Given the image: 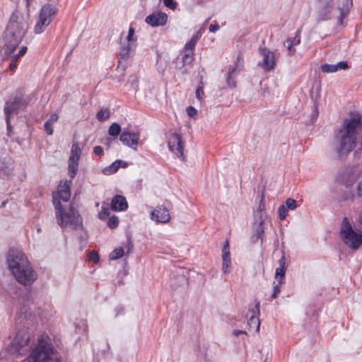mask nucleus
<instances>
[{"mask_svg": "<svg viewBox=\"0 0 362 362\" xmlns=\"http://www.w3.org/2000/svg\"><path fill=\"white\" fill-rule=\"evenodd\" d=\"M332 149L339 159L345 158L354 148V156L362 158V116L351 113L334 134Z\"/></svg>", "mask_w": 362, "mask_h": 362, "instance_id": "nucleus-1", "label": "nucleus"}, {"mask_svg": "<svg viewBox=\"0 0 362 362\" xmlns=\"http://www.w3.org/2000/svg\"><path fill=\"white\" fill-rule=\"evenodd\" d=\"M28 24L21 16H12L5 33L4 45L0 49L2 56L7 58L13 53L21 43Z\"/></svg>", "mask_w": 362, "mask_h": 362, "instance_id": "nucleus-2", "label": "nucleus"}, {"mask_svg": "<svg viewBox=\"0 0 362 362\" xmlns=\"http://www.w3.org/2000/svg\"><path fill=\"white\" fill-rule=\"evenodd\" d=\"M28 362H60V356L54 347L50 337L45 334L40 335L32 349Z\"/></svg>", "mask_w": 362, "mask_h": 362, "instance_id": "nucleus-3", "label": "nucleus"}, {"mask_svg": "<svg viewBox=\"0 0 362 362\" xmlns=\"http://www.w3.org/2000/svg\"><path fill=\"white\" fill-rule=\"evenodd\" d=\"M54 205L58 223L62 228L69 226L76 229L82 226V218L72 206L67 209H64L61 203L57 202L56 196L54 197Z\"/></svg>", "mask_w": 362, "mask_h": 362, "instance_id": "nucleus-4", "label": "nucleus"}, {"mask_svg": "<svg viewBox=\"0 0 362 362\" xmlns=\"http://www.w3.org/2000/svg\"><path fill=\"white\" fill-rule=\"evenodd\" d=\"M34 337L25 327L20 329L7 347L8 352L13 354L24 355L35 346Z\"/></svg>", "mask_w": 362, "mask_h": 362, "instance_id": "nucleus-5", "label": "nucleus"}, {"mask_svg": "<svg viewBox=\"0 0 362 362\" xmlns=\"http://www.w3.org/2000/svg\"><path fill=\"white\" fill-rule=\"evenodd\" d=\"M340 233L344 243L351 249L358 250L362 245V233L354 229L346 217L343 218Z\"/></svg>", "mask_w": 362, "mask_h": 362, "instance_id": "nucleus-6", "label": "nucleus"}, {"mask_svg": "<svg viewBox=\"0 0 362 362\" xmlns=\"http://www.w3.org/2000/svg\"><path fill=\"white\" fill-rule=\"evenodd\" d=\"M334 0H317L314 12L316 23L331 20L334 10Z\"/></svg>", "mask_w": 362, "mask_h": 362, "instance_id": "nucleus-7", "label": "nucleus"}, {"mask_svg": "<svg viewBox=\"0 0 362 362\" xmlns=\"http://www.w3.org/2000/svg\"><path fill=\"white\" fill-rule=\"evenodd\" d=\"M6 260L8 269L12 274L30 264L25 255L16 249L9 250Z\"/></svg>", "mask_w": 362, "mask_h": 362, "instance_id": "nucleus-8", "label": "nucleus"}, {"mask_svg": "<svg viewBox=\"0 0 362 362\" xmlns=\"http://www.w3.org/2000/svg\"><path fill=\"white\" fill-rule=\"evenodd\" d=\"M28 104V100L23 98L19 94L16 95L13 100L6 101L4 107L5 117L11 118L13 115H17L21 108L25 107Z\"/></svg>", "mask_w": 362, "mask_h": 362, "instance_id": "nucleus-9", "label": "nucleus"}, {"mask_svg": "<svg viewBox=\"0 0 362 362\" xmlns=\"http://www.w3.org/2000/svg\"><path fill=\"white\" fill-rule=\"evenodd\" d=\"M13 275L18 283L24 286L33 284L37 279V274L30 264L24 267V268H21L18 272L14 273Z\"/></svg>", "mask_w": 362, "mask_h": 362, "instance_id": "nucleus-10", "label": "nucleus"}, {"mask_svg": "<svg viewBox=\"0 0 362 362\" xmlns=\"http://www.w3.org/2000/svg\"><path fill=\"white\" fill-rule=\"evenodd\" d=\"M202 35V28L197 30L186 42L185 47L182 50L184 54L182 55V65L191 64L194 60V49L195 45L200 38Z\"/></svg>", "mask_w": 362, "mask_h": 362, "instance_id": "nucleus-11", "label": "nucleus"}, {"mask_svg": "<svg viewBox=\"0 0 362 362\" xmlns=\"http://www.w3.org/2000/svg\"><path fill=\"white\" fill-rule=\"evenodd\" d=\"M81 149L78 142H73L69 158V175L73 179L78 172V162L81 158Z\"/></svg>", "mask_w": 362, "mask_h": 362, "instance_id": "nucleus-12", "label": "nucleus"}, {"mask_svg": "<svg viewBox=\"0 0 362 362\" xmlns=\"http://www.w3.org/2000/svg\"><path fill=\"white\" fill-rule=\"evenodd\" d=\"M260 54L263 57L262 62L258 63V66L262 68L265 71L273 70L276 65L275 57L274 52L264 47L259 49Z\"/></svg>", "mask_w": 362, "mask_h": 362, "instance_id": "nucleus-13", "label": "nucleus"}, {"mask_svg": "<svg viewBox=\"0 0 362 362\" xmlns=\"http://www.w3.org/2000/svg\"><path fill=\"white\" fill-rule=\"evenodd\" d=\"M265 220L266 219H262L261 216L259 218H256V219H255V222L253 224V234L252 237V242L254 243H257L258 240H260L261 245L263 244V242L265 238Z\"/></svg>", "mask_w": 362, "mask_h": 362, "instance_id": "nucleus-14", "label": "nucleus"}, {"mask_svg": "<svg viewBox=\"0 0 362 362\" xmlns=\"http://www.w3.org/2000/svg\"><path fill=\"white\" fill-rule=\"evenodd\" d=\"M139 138V132H130L128 130H124L120 135L119 139L124 145L130 147L133 150H136Z\"/></svg>", "mask_w": 362, "mask_h": 362, "instance_id": "nucleus-15", "label": "nucleus"}, {"mask_svg": "<svg viewBox=\"0 0 362 362\" xmlns=\"http://www.w3.org/2000/svg\"><path fill=\"white\" fill-rule=\"evenodd\" d=\"M150 217L151 220L161 223H165L170 219L168 209L163 205L156 206L151 212Z\"/></svg>", "mask_w": 362, "mask_h": 362, "instance_id": "nucleus-16", "label": "nucleus"}, {"mask_svg": "<svg viewBox=\"0 0 362 362\" xmlns=\"http://www.w3.org/2000/svg\"><path fill=\"white\" fill-rule=\"evenodd\" d=\"M259 303L256 302L254 306L249 307V313L250 316L247 320V325L250 328H255L256 331L259 330L260 326V321L259 319Z\"/></svg>", "mask_w": 362, "mask_h": 362, "instance_id": "nucleus-17", "label": "nucleus"}, {"mask_svg": "<svg viewBox=\"0 0 362 362\" xmlns=\"http://www.w3.org/2000/svg\"><path fill=\"white\" fill-rule=\"evenodd\" d=\"M168 16L165 13L156 11L146 17L145 22L152 27L161 26L166 23Z\"/></svg>", "mask_w": 362, "mask_h": 362, "instance_id": "nucleus-18", "label": "nucleus"}, {"mask_svg": "<svg viewBox=\"0 0 362 362\" xmlns=\"http://www.w3.org/2000/svg\"><path fill=\"white\" fill-rule=\"evenodd\" d=\"M58 13V8L52 3L45 4L40 9L39 15L50 23Z\"/></svg>", "mask_w": 362, "mask_h": 362, "instance_id": "nucleus-19", "label": "nucleus"}, {"mask_svg": "<svg viewBox=\"0 0 362 362\" xmlns=\"http://www.w3.org/2000/svg\"><path fill=\"white\" fill-rule=\"evenodd\" d=\"M240 62H243V59L240 55H238L234 66L230 67L228 70V76L226 78V83L230 88H235L236 86L235 77L241 70V69L239 68V63Z\"/></svg>", "mask_w": 362, "mask_h": 362, "instance_id": "nucleus-20", "label": "nucleus"}, {"mask_svg": "<svg viewBox=\"0 0 362 362\" xmlns=\"http://www.w3.org/2000/svg\"><path fill=\"white\" fill-rule=\"evenodd\" d=\"M168 148L178 158L181 156V136L177 133L172 134L168 139Z\"/></svg>", "mask_w": 362, "mask_h": 362, "instance_id": "nucleus-21", "label": "nucleus"}, {"mask_svg": "<svg viewBox=\"0 0 362 362\" xmlns=\"http://www.w3.org/2000/svg\"><path fill=\"white\" fill-rule=\"evenodd\" d=\"M279 267L276 269L275 279L279 284H283L285 282V272L288 267L284 255L279 260Z\"/></svg>", "mask_w": 362, "mask_h": 362, "instance_id": "nucleus-22", "label": "nucleus"}, {"mask_svg": "<svg viewBox=\"0 0 362 362\" xmlns=\"http://www.w3.org/2000/svg\"><path fill=\"white\" fill-rule=\"evenodd\" d=\"M300 42V30L298 29L296 35L293 38H288L286 41L284 43V45L286 47L288 50V54L289 55H293L296 52V49L294 46L299 45Z\"/></svg>", "mask_w": 362, "mask_h": 362, "instance_id": "nucleus-23", "label": "nucleus"}, {"mask_svg": "<svg viewBox=\"0 0 362 362\" xmlns=\"http://www.w3.org/2000/svg\"><path fill=\"white\" fill-rule=\"evenodd\" d=\"M128 206L126 199L121 195H116L111 202V208L114 211H124Z\"/></svg>", "mask_w": 362, "mask_h": 362, "instance_id": "nucleus-24", "label": "nucleus"}, {"mask_svg": "<svg viewBox=\"0 0 362 362\" xmlns=\"http://www.w3.org/2000/svg\"><path fill=\"white\" fill-rule=\"evenodd\" d=\"M349 64L346 62H339L336 64H325L321 66V70L325 73H334L339 69H347Z\"/></svg>", "mask_w": 362, "mask_h": 362, "instance_id": "nucleus-25", "label": "nucleus"}, {"mask_svg": "<svg viewBox=\"0 0 362 362\" xmlns=\"http://www.w3.org/2000/svg\"><path fill=\"white\" fill-rule=\"evenodd\" d=\"M127 166V163L121 160H117L113 162L110 165L105 168L103 170V173L105 175H112L115 173L120 167L126 168Z\"/></svg>", "mask_w": 362, "mask_h": 362, "instance_id": "nucleus-26", "label": "nucleus"}, {"mask_svg": "<svg viewBox=\"0 0 362 362\" xmlns=\"http://www.w3.org/2000/svg\"><path fill=\"white\" fill-rule=\"evenodd\" d=\"M26 51H27V47L22 46V47H21L20 50L18 51V54L13 55L11 57V62L9 64V69L11 71H15V69L17 67L18 58L23 56L26 53Z\"/></svg>", "mask_w": 362, "mask_h": 362, "instance_id": "nucleus-27", "label": "nucleus"}, {"mask_svg": "<svg viewBox=\"0 0 362 362\" xmlns=\"http://www.w3.org/2000/svg\"><path fill=\"white\" fill-rule=\"evenodd\" d=\"M49 24L50 23L47 21V20H45L44 18L39 15V19L34 27V32L36 34H40L45 31L46 28Z\"/></svg>", "mask_w": 362, "mask_h": 362, "instance_id": "nucleus-28", "label": "nucleus"}, {"mask_svg": "<svg viewBox=\"0 0 362 362\" xmlns=\"http://www.w3.org/2000/svg\"><path fill=\"white\" fill-rule=\"evenodd\" d=\"M264 192H262V193L261 194V199L259 201L257 210L255 215V219H256V218H259L260 216L262 217V219H266L267 217L266 212H265V204L264 202Z\"/></svg>", "mask_w": 362, "mask_h": 362, "instance_id": "nucleus-29", "label": "nucleus"}, {"mask_svg": "<svg viewBox=\"0 0 362 362\" xmlns=\"http://www.w3.org/2000/svg\"><path fill=\"white\" fill-rule=\"evenodd\" d=\"M352 6V0H338L337 8L339 12L349 13Z\"/></svg>", "mask_w": 362, "mask_h": 362, "instance_id": "nucleus-30", "label": "nucleus"}, {"mask_svg": "<svg viewBox=\"0 0 362 362\" xmlns=\"http://www.w3.org/2000/svg\"><path fill=\"white\" fill-rule=\"evenodd\" d=\"M56 196L57 197V202L60 203V200H62L64 202L69 201L70 196H71V192L70 190L66 191H57V193L53 194V197Z\"/></svg>", "mask_w": 362, "mask_h": 362, "instance_id": "nucleus-31", "label": "nucleus"}, {"mask_svg": "<svg viewBox=\"0 0 362 362\" xmlns=\"http://www.w3.org/2000/svg\"><path fill=\"white\" fill-rule=\"evenodd\" d=\"M134 43L127 42V45L122 46L120 49V56L124 59L127 58L132 49Z\"/></svg>", "mask_w": 362, "mask_h": 362, "instance_id": "nucleus-32", "label": "nucleus"}, {"mask_svg": "<svg viewBox=\"0 0 362 362\" xmlns=\"http://www.w3.org/2000/svg\"><path fill=\"white\" fill-rule=\"evenodd\" d=\"M88 329L86 322L81 320L76 324V332L78 334L85 335Z\"/></svg>", "mask_w": 362, "mask_h": 362, "instance_id": "nucleus-33", "label": "nucleus"}, {"mask_svg": "<svg viewBox=\"0 0 362 362\" xmlns=\"http://www.w3.org/2000/svg\"><path fill=\"white\" fill-rule=\"evenodd\" d=\"M124 255V250L122 247H118L115 249L110 253L109 258L111 260H115Z\"/></svg>", "mask_w": 362, "mask_h": 362, "instance_id": "nucleus-34", "label": "nucleus"}, {"mask_svg": "<svg viewBox=\"0 0 362 362\" xmlns=\"http://www.w3.org/2000/svg\"><path fill=\"white\" fill-rule=\"evenodd\" d=\"M121 132L120 126L117 123H113L108 129V133L110 136H117Z\"/></svg>", "mask_w": 362, "mask_h": 362, "instance_id": "nucleus-35", "label": "nucleus"}, {"mask_svg": "<svg viewBox=\"0 0 362 362\" xmlns=\"http://www.w3.org/2000/svg\"><path fill=\"white\" fill-rule=\"evenodd\" d=\"M230 260V254L229 251V242L226 240L222 248V259Z\"/></svg>", "mask_w": 362, "mask_h": 362, "instance_id": "nucleus-36", "label": "nucleus"}, {"mask_svg": "<svg viewBox=\"0 0 362 362\" xmlns=\"http://www.w3.org/2000/svg\"><path fill=\"white\" fill-rule=\"evenodd\" d=\"M110 215V209L107 206L103 205L101 211L98 213V218L100 220H105Z\"/></svg>", "mask_w": 362, "mask_h": 362, "instance_id": "nucleus-37", "label": "nucleus"}, {"mask_svg": "<svg viewBox=\"0 0 362 362\" xmlns=\"http://www.w3.org/2000/svg\"><path fill=\"white\" fill-rule=\"evenodd\" d=\"M109 111L106 109H102L97 113L96 117L99 121H105L109 117Z\"/></svg>", "mask_w": 362, "mask_h": 362, "instance_id": "nucleus-38", "label": "nucleus"}, {"mask_svg": "<svg viewBox=\"0 0 362 362\" xmlns=\"http://www.w3.org/2000/svg\"><path fill=\"white\" fill-rule=\"evenodd\" d=\"M278 215L281 220H284L287 216V209L285 205H280L278 208Z\"/></svg>", "mask_w": 362, "mask_h": 362, "instance_id": "nucleus-39", "label": "nucleus"}, {"mask_svg": "<svg viewBox=\"0 0 362 362\" xmlns=\"http://www.w3.org/2000/svg\"><path fill=\"white\" fill-rule=\"evenodd\" d=\"M285 206L286 209L294 210L297 207V203L294 199L288 198L286 200Z\"/></svg>", "mask_w": 362, "mask_h": 362, "instance_id": "nucleus-40", "label": "nucleus"}, {"mask_svg": "<svg viewBox=\"0 0 362 362\" xmlns=\"http://www.w3.org/2000/svg\"><path fill=\"white\" fill-rule=\"evenodd\" d=\"M118 223H119L118 218L115 216H112L110 217L107 220V226L110 228H115L118 226Z\"/></svg>", "mask_w": 362, "mask_h": 362, "instance_id": "nucleus-41", "label": "nucleus"}, {"mask_svg": "<svg viewBox=\"0 0 362 362\" xmlns=\"http://www.w3.org/2000/svg\"><path fill=\"white\" fill-rule=\"evenodd\" d=\"M349 13L339 12V16L337 18V25L341 27H345L346 23H344V19L347 17Z\"/></svg>", "mask_w": 362, "mask_h": 362, "instance_id": "nucleus-42", "label": "nucleus"}, {"mask_svg": "<svg viewBox=\"0 0 362 362\" xmlns=\"http://www.w3.org/2000/svg\"><path fill=\"white\" fill-rule=\"evenodd\" d=\"M71 185V180L67 181L66 180L63 183H60L58 187V191H66L70 190V186Z\"/></svg>", "mask_w": 362, "mask_h": 362, "instance_id": "nucleus-43", "label": "nucleus"}, {"mask_svg": "<svg viewBox=\"0 0 362 362\" xmlns=\"http://www.w3.org/2000/svg\"><path fill=\"white\" fill-rule=\"evenodd\" d=\"M231 266L230 260H223L222 269L224 274H228L230 272V268Z\"/></svg>", "mask_w": 362, "mask_h": 362, "instance_id": "nucleus-44", "label": "nucleus"}, {"mask_svg": "<svg viewBox=\"0 0 362 362\" xmlns=\"http://www.w3.org/2000/svg\"><path fill=\"white\" fill-rule=\"evenodd\" d=\"M88 259H89V261H91L93 263L98 262L100 260V258H99V255H98V252L95 251H91L89 253Z\"/></svg>", "mask_w": 362, "mask_h": 362, "instance_id": "nucleus-45", "label": "nucleus"}, {"mask_svg": "<svg viewBox=\"0 0 362 362\" xmlns=\"http://www.w3.org/2000/svg\"><path fill=\"white\" fill-rule=\"evenodd\" d=\"M134 29L133 28H129V31H128V35L127 37V42H132V43L134 42V41L136 40L134 38Z\"/></svg>", "mask_w": 362, "mask_h": 362, "instance_id": "nucleus-46", "label": "nucleus"}, {"mask_svg": "<svg viewBox=\"0 0 362 362\" xmlns=\"http://www.w3.org/2000/svg\"><path fill=\"white\" fill-rule=\"evenodd\" d=\"M187 113L189 117H194L197 115V110L192 106L187 107Z\"/></svg>", "mask_w": 362, "mask_h": 362, "instance_id": "nucleus-47", "label": "nucleus"}, {"mask_svg": "<svg viewBox=\"0 0 362 362\" xmlns=\"http://www.w3.org/2000/svg\"><path fill=\"white\" fill-rule=\"evenodd\" d=\"M165 6L170 9H174L176 7V2L173 0H163Z\"/></svg>", "mask_w": 362, "mask_h": 362, "instance_id": "nucleus-48", "label": "nucleus"}, {"mask_svg": "<svg viewBox=\"0 0 362 362\" xmlns=\"http://www.w3.org/2000/svg\"><path fill=\"white\" fill-rule=\"evenodd\" d=\"M6 123L7 135L8 136H11V134H12V127L11 124V118H9L8 117H6Z\"/></svg>", "mask_w": 362, "mask_h": 362, "instance_id": "nucleus-49", "label": "nucleus"}, {"mask_svg": "<svg viewBox=\"0 0 362 362\" xmlns=\"http://www.w3.org/2000/svg\"><path fill=\"white\" fill-rule=\"evenodd\" d=\"M281 284H279V283L278 282V284L277 285H275L274 287V291H273V293L272 294V298H276L277 297V296L279 295V293H280V286Z\"/></svg>", "mask_w": 362, "mask_h": 362, "instance_id": "nucleus-50", "label": "nucleus"}, {"mask_svg": "<svg viewBox=\"0 0 362 362\" xmlns=\"http://www.w3.org/2000/svg\"><path fill=\"white\" fill-rule=\"evenodd\" d=\"M52 125L53 124H49V122H45L44 124L45 130L49 135H52L53 134Z\"/></svg>", "mask_w": 362, "mask_h": 362, "instance_id": "nucleus-51", "label": "nucleus"}, {"mask_svg": "<svg viewBox=\"0 0 362 362\" xmlns=\"http://www.w3.org/2000/svg\"><path fill=\"white\" fill-rule=\"evenodd\" d=\"M195 94H196V98L198 100H201L202 99V96L204 95L203 86H199L197 88Z\"/></svg>", "mask_w": 362, "mask_h": 362, "instance_id": "nucleus-52", "label": "nucleus"}, {"mask_svg": "<svg viewBox=\"0 0 362 362\" xmlns=\"http://www.w3.org/2000/svg\"><path fill=\"white\" fill-rule=\"evenodd\" d=\"M58 118H59V116L57 114H56V113L52 114L50 115L49 119L46 122H49V124H53L54 122H56L57 121Z\"/></svg>", "mask_w": 362, "mask_h": 362, "instance_id": "nucleus-53", "label": "nucleus"}, {"mask_svg": "<svg viewBox=\"0 0 362 362\" xmlns=\"http://www.w3.org/2000/svg\"><path fill=\"white\" fill-rule=\"evenodd\" d=\"M219 28H220V27L217 23L211 24L209 26V31L211 33H214V32L217 31L218 30H219Z\"/></svg>", "mask_w": 362, "mask_h": 362, "instance_id": "nucleus-54", "label": "nucleus"}, {"mask_svg": "<svg viewBox=\"0 0 362 362\" xmlns=\"http://www.w3.org/2000/svg\"><path fill=\"white\" fill-rule=\"evenodd\" d=\"M93 153L95 155H101L103 153V148L100 146H95L93 148Z\"/></svg>", "mask_w": 362, "mask_h": 362, "instance_id": "nucleus-55", "label": "nucleus"}, {"mask_svg": "<svg viewBox=\"0 0 362 362\" xmlns=\"http://www.w3.org/2000/svg\"><path fill=\"white\" fill-rule=\"evenodd\" d=\"M357 194L359 197H362V180L358 182L357 185Z\"/></svg>", "mask_w": 362, "mask_h": 362, "instance_id": "nucleus-56", "label": "nucleus"}, {"mask_svg": "<svg viewBox=\"0 0 362 362\" xmlns=\"http://www.w3.org/2000/svg\"><path fill=\"white\" fill-rule=\"evenodd\" d=\"M233 334L234 336L238 337L240 334H247V332L245 331H243V330L235 329V330H233Z\"/></svg>", "mask_w": 362, "mask_h": 362, "instance_id": "nucleus-57", "label": "nucleus"}, {"mask_svg": "<svg viewBox=\"0 0 362 362\" xmlns=\"http://www.w3.org/2000/svg\"><path fill=\"white\" fill-rule=\"evenodd\" d=\"M315 110L313 113H312L311 115V117H312V122H314L315 119H316L317 115H318V112L317 111V107L315 106Z\"/></svg>", "mask_w": 362, "mask_h": 362, "instance_id": "nucleus-58", "label": "nucleus"}, {"mask_svg": "<svg viewBox=\"0 0 362 362\" xmlns=\"http://www.w3.org/2000/svg\"><path fill=\"white\" fill-rule=\"evenodd\" d=\"M115 310L117 311L116 315H118L119 313H123L124 308L119 305L115 308Z\"/></svg>", "mask_w": 362, "mask_h": 362, "instance_id": "nucleus-59", "label": "nucleus"}, {"mask_svg": "<svg viewBox=\"0 0 362 362\" xmlns=\"http://www.w3.org/2000/svg\"><path fill=\"white\" fill-rule=\"evenodd\" d=\"M113 141H114V139H110V138H107V139H106V143H105V144L107 146V147H108V148L110 147V146L111 143H112Z\"/></svg>", "mask_w": 362, "mask_h": 362, "instance_id": "nucleus-60", "label": "nucleus"}, {"mask_svg": "<svg viewBox=\"0 0 362 362\" xmlns=\"http://www.w3.org/2000/svg\"><path fill=\"white\" fill-rule=\"evenodd\" d=\"M7 204V201H4L1 204V207H4L6 206V204Z\"/></svg>", "mask_w": 362, "mask_h": 362, "instance_id": "nucleus-61", "label": "nucleus"}, {"mask_svg": "<svg viewBox=\"0 0 362 362\" xmlns=\"http://www.w3.org/2000/svg\"><path fill=\"white\" fill-rule=\"evenodd\" d=\"M359 219H360L361 223L362 224V211H361V214L359 216Z\"/></svg>", "mask_w": 362, "mask_h": 362, "instance_id": "nucleus-62", "label": "nucleus"}, {"mask_svg": "<svg viewBox=\"0 0 362 362\" xmlns=\"http://www.w3.org/2000/svg\"><path fill=\"white\" fill-rule=\"evenodd\" d=\"M37 232L38 233L41 232V228H40V227H38V228H37Z\"/></svg>", "mask_w": 362, "mask_h": 362, "instance_id": "nucleus-63", "label": "nucleus"}, {"mask_svg": "<svg viewBox=\"0 0 362 362\" xmlns=\"http://www.w3.org/2000/svg\"><path fill=\"white\" fill-rule=\"evenodd\" d=\"M351 185H352V183H349V182H346V186H347L348 187H351Z\"/></svg>", "mask_w": 362, "mask_h": 362, "instance_id": "nucleus-64", "label": "nucleus"}]
</instances>
